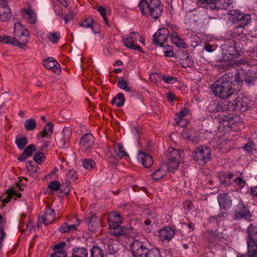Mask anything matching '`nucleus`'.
<instances>
[{"instance_id":"0eeeda50","label":"nucleus","mask_w":257,"mask_h":257,"mask_svg":"<svg viewBox=\"0 0 257 257\" xmlns=\"http://www.w3.org/2000/svg\"><path fill=\"white\" fill-rule=\"evenodd\" d=\"M166 156L168 159L167 166L171 169H177L181 159L180 152L173 148H169L167 151Z\"/></svg>"},{"instance_id":"052dcab7","label":"nucleus","mask_w":257,"mask_h":257,"mask_svg":"<svg viewBox=\"0 0 257 257\" xmlns=\"http://www.w3.org/2000/svg\"><path fill=\"white\" fill-rule=\"evenodd\" d=\"M66 256L67 253L63 250H58L51 255V257H66Z\"/></svg>"},{"instance_id":"4be33fe9","label":"nucleus","mask_w":257,"mask_h":257,"mask_svg":"<svg viewBox=\"0 0 257 257\" xmlns=\"http://www.w3.org/2000/svg\"><path fill=\"white\" fill-rule=\"evenodd\" d=\"M44 66L45 68L52 69L56 73L60 72V65L53 58H48L44 61Z\"/></svg>"},{"instance_id":"4468645a","label":"nucleus","mask_w":257,"mask_h":257,"mask_svg":"<svg viewBox=\"0 0 257 257\" xmlns=\"http://www.w3.org/2000/svg\"><path fill=\"white\" fill-rule=\"evenodd\" d=\"M170 169L171 168L166 164H162L160 165L159 168L151 174V176L154 180L158 181L162 179Z\"/></svg>"},{"instance_id":"9d476101","label":"nucleus","mask_w":257,"mask_h":257,"mask_svg":"<svg viewBox=\"0 0 257 257\" xmlns=\"http://www.w3.org/2000/svg\"><path fill=\"white\" fill-rule=\"evenodd\" d=\"M94 138L91 134H87L83 136L79 143L80 148L83 151L91 149L94 144Z\"/></svg>"},{"instance_id":"20e7f679","label":"nucleus","mask_w":257,"mask_h":257,"mask_svg":"<svg viewBox=\"0 0 257 257\" xmlns=\"http://www.w3.org/2000/svg\"><path fill=\"white\" fill-rule=\"evenodd\" d=\"M247 232V253L240 257H257V227L250 224Z\"/></svg>"},{"instance_id":"bf43d9fd","label":"nucleus","mask_w":257,"mask_h":257,"mask_svg":"<svg viewBox=\"0 0 257 257\" xmlns=\"http://www.w3.org/2000/svg\"><path fill=\"white\" fill-rule=\"evenodd\" d=\"M162 80L166 83L169 84H173L177 81V79L175 77L163 76Z\"/></svg>"},{"instance_id":"6e6d98bb","label":"nucleus","mask_w":257,"mask_h":257,"mask_svg":"<svg viewBox=\"0 0 257 257\" xmlns=\"http://www.w3.org/2000/svg\"><path fill=\"white\" fill-rule=\"evenodd\" d=\"M245 151L250 153L255 149V144L252 141H249L244 147Z\"/></svg>"},{"instance_id":"7c9ffc66","label":"nucleus","mask_w":257,"mask_h":257,"mask_svg":"<svg viewBox=\"0 0 257 257\" xmlns=\"http://www.w3.org/2000/svg\"><path fill=\"white\" fill-rule=\"evenodd\" d=\"M246 76V71L242 69H237L235 75V80L236 82L238 83H242L245 81V78Z\"/></svg>"},{"instance_id":"680f3d73","label":"nucleus","mask_w":257,"mask_h":257,"mask_svg":"<svg viewBox=\"0 0 257 257\" xmlns=\"http://www.w3.org/2000/svg\"><path fill=\"white\" fill-rule=\"evenodd\" d=\"M5 227H4V224H2L1 227H0V248L2 247V240L3 238L6 236V233L4 231Z\"/></svg>"},{"instance_id":"6ab92c4d","label":"nucleus","mask_w":257,"mask_h":257,"mask_svg":"<svg viewBox=\"0 0 257 257\" xmlns=\"http://www.w3.org/2000/svg\"><path fill=\"white\" fill-rule=\"evenodd\" d=\"M159 237L162 241L170 240L175 235V231L170 227L161 229L159 232Z\"/></svg>"},{"instance_id":"a19ab883","label":"nucleus","mask_w":257,"mask_h":257,"mask_svg":"<svg viewBox=\"0 0 257 257\" xmlns=\"http://www.w3.org/2000/svg\"><path fill=\"white\" fill-rule=\"evenodd\" d=\"M145 257H162L160 250L157 248H152L148 250Z\"/></svg>"},{"instance_id":"39448f33","label":"nucleus","mask_w":257,"mask_h":257,"mask_svg":"<svg viewBox=\"0 0 257 257\" xmlns=\"http://www.w3.org/2000/svg\"><path fill=\"white\" fill-rule=\"evenodd\" d=\"M193 153L194 160L201 166L206 164L211 159V150L205 146L198 147Z\"/></svg>"},{"instance_id":"a18cd8bd","label":"nucleus","mask_w":257,"mask_h":257,"mask_svg":"<svg viewBox=\"0 0 257 257\" xmlns=\"http://www.w3.org/2000/svg\"><path fill=\"white\" fill-rule=\"evenodd\" d=\"M48 40L53 43H56L59 40L60 35L58 33H50L47 37Z\"/></svg>"},{"instance_id":"774afa93","label":"nucleus","mask_w":257,"mask_h":257,"mask_svg":"<svg viewBox=\"0 0 257 257\" xmlns=\"http://www.w3.org/2000/svg\"><path fill=\"white\" fill-rule=\"evenodd\" d=\"M39 170V168H35V170H32L30 172V175L32 177L37 178V177H39V175L40 172Z\"/></svg>"},{"instance_id":"bb28decb","label":"nucleus","mask_w":257,"mask_h":257,"mask_svg":"<svg viewBox=\"0 0 257 257\" xmlns=\"http://www.w3.org/2000/svg\"><path fill=\"white\" fill-rule=\"evenodd\" d=\"M16 191L13 189L8 190L5 194L0 197L1 201L4 205L8 203L15 194Z\"/></svg>"},{"instance_id":"423d86ee","label":"nucleus","mask_w":257,"mask_h":257,"mask_svg":"<svg viewBox=\"0 0 257 257\" xmlns=\"http://www.w3.org/2000/svg\"><path fill=\"white\" fill-rule=\"evenodd\" d=\"M232 95L231 94L228 97L221 99L220 104L222 105V108L224 111L241 110V103L240 101L241 98L238 97L237 93L235 98H233Z\"/></svg>"},{"instance_id":"ddd939ff","label":"nucleus","mask_w":257,"mask_h":257,"mask_svg":"<svg viewBox=\"0 0 257 257\" xmlns=\"http://www.w3.org/2000/svg\"><path fill=\"white\" fill-rule=\"evenodd\" d=\"M107 221L110 227H118L122 222L120 214L116 211H113L108 214Z\"/></svg>"},{"instance_id":"b1692460","label":"nucleus","mask_w":257,"mask_h":257,"mask_svg":"<svg viewBox=\"0 0 257 257\" xmlns=\"http://www.w3.org/2000/svg\"><path fill=\"white\" fill-rule=\"evenodd\" d=\"M171 39L172 42L178 47L184 49L187 47V45L185 43L184 40L180 38L178 35L175 32L172 33Z\"/></svg>"},{"instance_id":"4c0bfd02","label":"nucleus","mask_w":257,"mask_h":257,"mask_svg":"<svg viewBox=\"0 0 257 257\" xmlns=\"http://www.w3.org/2000/svg\"><path fill=\"white\" fill-rule=\"evenodd\" d=\"M91 257H103V253L102 249L98 246H93L91 250Z\"/></svg>"},{"instance_id":"13d9d810","label":"nucleus","mask_w":257,"mask_h":257,"mask_svg":"<svg viewBox=\"0 0 257 257\" xmlns=\"http://www.w3.org/2000/svg\"><path fill=\"white\" fill-rule=\"evenodd\" d=\"M97 11L100 13V14L102 16L106 24L107 25H108V20L106 16V10L102 6H99L97 8Z\"/></svg>"},{"instance_id":"f03ea898","label":"nucleus","mask_w":257,"mask_h":257,"mask_svg":"<svg viewBox=\"0 0 257 257\" xmlns=\"http://www.w3.org/2000/svg\"><path fill=\"white\" fill-rule=\"evenodd\" d=\"M232 73H226L221 79L215 82L212 87V91L215 95L219 96L222 98L233 95L232 98L236 97V92L232 87Z\"/></svg>"},{"instance_id":"c756f323","label":"nucleus","mask_w":257,"mask_h":257,"mask_svg":"<svg viewBox=\"0 0 257 257\" xmlns=\"http://www.w3.org/2000/svg\"><path fill=\"white\" fill-rule=\"evenodd\" d=\"M124 101L125 98L123 94L119 93L112 99L111 103L113 105L116 104L117 107H121L124 104Z\"/></svg>"},{"instance_id":"e2e57ef3","label":"nucleus","mask_w":257,"mask_h":257,"mask_svg":"<svg viewBox=\"0 0 257 257\" xmlns=\"http://www.w3.org/2000/svg\"><path fill=\"white\" fill-rule=\"evenodd\" d=\"M61 187V189H62V191L66 194H68L69 193L70 191V187L69 184H62L60 185Z\"/></svg>"},{"instance_id":"49530a36","label":"nucleus","mask_w":257,"mask_h":257,"mask_svg":"<svg viewBox=\"0 0 257 257\" xmlns=\"http://www.w3.org/2000/svg\"><path fill=\"white\" fill-rule=\"evenodd\" d=\"M83 167L88 170H90L94 167L95 163L91 160L85 159L82 161Z\"/></svg>"},{"instance_id":"f3484780","label":"nucleus","mask_w":257,"mask_h":257,"mask_svg":"<svg viewBox=\"0 0 257 257\" xmlns=\"http://www.w3.org/2000/svg\"><path fill=\"white\" fill-rule=\"evenodd\" d=\"M229 5V0H219L214 4L208 6V9L212 11H216L219 12L220 11L226 10Z\"/></svg>"},{"instance_id":"5701e85b","label":"nucleus","mask_w":257,"mask_h":257,"mask_svg":"<svg viewBox=\"0 0 257 257\" xmlns=\"http://www.w3.org/2000/svg\"><path fill=\"white\" fill-rule=\"evenodd\" d=\"M221 102L220 99L218 101H214L210 103L207 107L208 111L211 113L224 111L222 108V105L220 104Z\"/></svg>"},{"instance_id":"69168bd1","label":"nucleus","mask_w":257,"mask_h":257,"mask_svg":"<svg viewBox=\"0 0 257 257\" xmlns=\"http://www.w3.org/2000/svg\"><path fill=\"white\" fill-rule=\"evenodd\" d=\"M168 50L164 51V54L166 57H171L174 55L173 50L169 46H168Z\"/></svg>"},{"instance_id":"2eb2a0df","label":"nucleus","mask_w":257,"mask_h":257,"mask_svg":"<svg viewBox=\"0 0 257 257\" xmlns=\"http://www.w3.org/2000/svg\"><path fill=\"white\" fill-rule=\"evenodd\" d=\"M135 39L131 35H127L123 36L122 38V40L123 45L126 48L144 53L141 47L135 43L134 39Z\"/></svg>"},{"instance_id":"393cba45","label":"nucleus","mask_w":257,"mask_h":257,"mask_svg":"<svg viewBox=\"0 0 257 257\" xmlns=\"http://www.w3.org/2000/svg\"><path fill=\"white\" fill-rule=\"evenodd\" d=\"M88 253L84 247H76L73 248L72 257H88Z\"/></svg>"},{"instance_id":"e433bc0d","label":"nucleus","mask_w":257,"mask_h":257,"mask_svg":"<svg viewBox=\"0 0 257 257\" xmlns=\"http://www.w3.org/2000/svg\"><path fill=\"white\" fill-rule=\"evenodd\" d=\"M53 124L52 123H48L45 126L44 130L41 132L42 137H46L50 136L53 132Z\"/></svg>"},{"instance_id":"a211bd4d","label":"nucleus","mask_w":257,"mask_h":257,"mask_svg":"<svg viewBox=\"0 0 257 257\" xmlns=\"http://www.w3.org/2000/svg\"><path fill=\"white\" fill-rule=\"evenodd\" d=\"M12 15L9 7L6 4L0 3V21L7 22L10 19Z\"/></svg>"},{"instance_id":"2f4dec72","label":"nucleus","mask_w":257,"mask_h":257,"mask_svg":"<svg viewBox=\"0 0 257 257\" xmlns=\"http://www.w3.org/2000/svg\"><path fill=\"white\" fill-rule=\"evenodd\" d=\"M222 178H224L223 180L220 178V183L224 185L225 186H228L230 184V180L234 179V175L232 173H224L222 174Z\"/></svg>"},{"instance_id":"0e129e2a","label":"nucleus","mask_w":257,"mask_h":257,"mask_svg":"<svg viewBox=\"0 0 257 257\" xmlns=\"http://www.w3.org/2000/svg\"><path fill=\"white\" fill-rule=\"evenodd\" d=\"M21 28V25L20 23H17L15 24L14 26V34L16 37H19V33H20V31L22 30L20 28Z\"/></svg>"},{"instance_id":"7ed1b4c3","label":"nucleus","mask_w":257,"mask_h":257,"mask_svg":"<svg viewBox=\"0 0 257 257\" xmlns=\"http://www.w3.org/2000/svg\"><path fill=\"white\" fill-rule=\"evenodd\" d=\"M139 7L143 15L150 16L155 19L162 15L163 8L159 0H141Z\"/></svg>"},{"instance_id":"473e14b6","label":"nucleus","mask_w":257,"mask_h":257,"mask_svg":"<svg viewBox=\"0 0 257 257\" xmlns=\"http://www.w3.org/2000/svg\"><path fill=\"white\" fill-rule=\"evenodd\" d=\"M114 150L116 154L118 157H122L124 156H127V154L125 152L123 146L119 143H116L114 145Z\"/></svg>"},{"instance_id":"5fc2aeb1","label":"nucleus","mask_w":257,"mask_h":257,"mask_svg":"<svg viewBox=\"0 0 257 257\" xmlns=\"http://www.w3.org/2000/svg\"><path fill=\"white\" fill-rule=\"evenodd\" d=\"M63 139L65 142H68L69 141L71 135V130L69 128H64L63 130Z\"/></svg>"},{"instance_id":"de8ad7c7","label":"nucleus","mask_w":257,"mask_h":257,"mask_svg":"<svg viewBox=\"0 0 257 257\" xmlns=\"http://www.w3.org/2000/svg\"><path fill=\"white\" fill-rule=\"evenodd\" d=\"M245 78V82L247 83H252L254 80L257 78V75H254L250 73L249 71H246V76Z\"/></svg>"},{"instance_id":"f704fd0d","label":"nucleus","mask_w":257,"mask_h":257,"mask_svg":"<svg viewBox=\"0 0 257 257\" xmlns=\"http://www.w3.org/2000/svg\"><path fill=\"white\" fill-rule=\"evenodd\" d=\"M112 240L111 238L109 239V243L108 246V252L110 254H114L119 250V245L117 243H110Z\"/></svg>"},{"instance_id":"72a5a7b5","label":"nucleus","mask_w":257,"mask_h":257,"mask_svg":"<svg viewBox=\"0 0 257 257\" xmlns=\"http://www.w3.org/2000/svg\"><path fill=\"white\" fill-rule=\"evenodd\" d=\"M36 126V122L33 118L28 119L25 122V127L28 131H33Z\"/></svg>"},{"instance_id":"79ce46f5","label":"nucleus","mask_w":257,"mask_h":257,"mask_svg":"<svg viewBox=\"0 0 257 257\" xmlns=\"http://www.w3.org/2000/svg\"><path fill=\"white\" fill-rule=\"evenodd\" d=\"M93 24V20L91 18H88L84 20L83 21H82L80 24V25L84 28H92Z\"/></svg>"},{"instance_id":"9b49d317","label":"nucleus","mask_w":257,"mask_h":257,"mask_svg":"<svg viewBox=\"0 0 257 257\" xmlns=\"http://www.w3.org/2000/svg\"><path fill=\"white\" fill-rule=\"evenodd\" d=\"M234 216L235 219L247 218L250 217V213L242 203H239L235 207Z\"/></svg>"},{"instance_id":"864d4df0","label":"nucleus","mask_w":257,"mask_h":257,"mask_svg":"<svg viewBox=\"0 0 257 257\" xmlns=\"http://www.w3.org/2000/svg\"><path fill=\"white\" fill-rule=\"evenodd\" d=\"M193 63L194 62L190 56H187L181 63L184 67H190L193 65Z\"/></svg>"},{"instance_id":"a878e982","label":"nucleus","mask_w":257,"mask_h":257,"mask_svg":"<svg viewBox=\"0 0 257 257\" xmlns=\"http://www.w3.org/2000/svg\"><path fill=\"white\" fill-rule=\"evenodd\" d=\"M235 19L239 23V26H243L247 25L250 20V16L249 15H245L242 13H238L235 16Z\"/></svg>"},{"instance_id":"1a4fd4ad","label":"nucleus","mask_w":257,"mask_h":257,"mask_svg":"<svg viewBox=\"0 0 257 257\" xmlns=\"http://www.w3.org/2000/svg\"><path fill=\"white\" fill-rule=\"evenodd\" d=\"M169 35V30L166 28L159 29L153 36V42L156 45L162 47Z\"/></svg>"},{"instance_id":"f8f14e48","label":"nucleus","mask_w":257,"mask_h":257,"mask_svg":"<svg viewBox=\"0 0 257 257\" xmlns=\"http://www.w3.org/2000/svg\"><path fill=\"white\" fill-rule=\"evenodd\" d=\"M55 218L54 210L51 208H48L41 216H39V221L47 225L53 223Z\"/></svg>"},{"instance_id":"6e6552de","label":"nucleus","mask_w":257,"mask_h":257,"mask_svg":"<svg viewBox=\"0 0 257 257\" xmlns=\"http://www.w3.org/2000/svg\"><path fill=\"white\" fill-rule=\"evenodd\" d=\"M131 249L134 257H145L149 250L142 241L137 239L132 242Z\"/></svg>"},{"instance_id":"37998d69","label":"nucleus","mask_w":257,"mask_h":257,"mask_svg":"<svg viewBox=\"0 0 257 257\" xmlns=\"http://www.w3.org/2000/svg\"><path fill=\"white\" fill-rule=\"evenodd\" d=\"M13 43V45L19 47V48L23 49H26L27 48V40L26 39L25 40H22V42H19L15 38H14V41Z\"/></svg>"},{"instance_id":"f257e3e1","label":"nucleus","mask_w":257,"mask_h":257,"mask_svg":"<svg viewBox=\"0 0 257 257\" xmlns=\"http://www.w3.org/2000/svg\"><path fill=\"white\" fill-rule=\"evenodd\" d=\"M240 48L237 46V42H233L232 44L229 45L226 48V51L223 56L222 59L224 61L229 62L228 67H232L233 65L244 64L246 63L248 65L251 66V67L248 70L251 74L257 75V61H253V64L251 62H246L243 60H236L240 56Z\"/></svg>"},{"instance_id":"58836bf2","label":"nucleus","mask_w":257,"mask_h":257,"mask_svg":"<svg viewBox=\"0 0 257 257\" xmlns=\"http://www.w3.org/2000/svg\"><path fill=\"white\" fill-rule=\"evenodd\" d=\"M15 142L20 150H23L28 143V140L26 137L17 138Z\"/></svg>"},{"instance_id":"3c124183","label":"nucleus","mask_w":257,"mask_h":257,"mask_svg":"<svg viewBox=\"0 0 257 257\" xmlns=\"http://www.w3.org/2000/svg\"><path fill=\"white\" fill-rule=\"evenodd\" d=\"M45 156L43 153L37 152L36 153L34 157V160L38 164H41L45 159Z\"/></svg>"},{"instance_id":"c03bdc74","label":"nucleus","mask_w":257,"mask_h":257,"mask_svg":"<svg viewBox=\"0 0 257 257\" xmlns=\"http://www.w3.org/2000/svg\"><path fill=\"white\" fill-rule=\"evenodd\" d=\"M14 38L11 36H1L0 35V43H2L4 44H13V43L14 42Z\"/></svg>"},{"instance_id":"412c9836","label":"nucleus","mask_w":257,"mask_h":257,"mask_svg":"<svg viewBox=\"0 0 257 257\" xmlns=\"http://www.w3.org/2000/svg\"><path fill=\"white\" fill-rule=\"evenodd\" d=\"M138 157V159L141 161L142 165L145 168H149L152 166L153 160L151 156L143 152H139Z\"/></svg>"},{"instance_id":"09e8293b","label":"nucleus","mask_w":257,"mask_h":257,"mask_svg":"<svg viewBox=\"0 0 257 257\" xmlns=\"http://www.w3.org/2000/svg\"><path fill=\"white\" fill-rule=\"evenodd\" d=\"M233 182L238 186L239 189H242L245 184V181L240 177H235L233 180Z\"/></svg>"},{"instance_id":"aec40b11","label":"nucleus","mask_w":257,"mask_h":257,"mask_svg":"<svg viewBox=\"0 0 257 257\" xmlns=\"http://www.w3.org/2000/svg\"><path fill=\"white\" fill-rule=\"evenodd\" d=\"M23 17L30 24H35L36 22V15L34 10L29 8L27 9H23L22 11Z\"/></svg>"},{"instance_id":"4d7b16f0","label":"nucleus","mask_w":257,"mask_h":257,"mask_svg":"<svg viewBox=\"0 0 257 257\" xmlns=\"http://www.w3.org/2000/svg\"><path fill=\"white\" fill-rule=\"evenodd\" d=\"M60 184L58 181L51 182L48 185V188L52 191H57L60 188Z\"/></svg>"},{"instance_id":"603ef678","label":"nucleus","mask_w":257,"mask_h":257,"mask_svg":"<svg viewBox=\"0 0 257 257\" xmlns=\"http://www.w3.org/2000/svg\"><path fill=\"white\" fill-rule=\"evenodd\" d=\"M36 150L35 146L34 144L29 145L23 152L28 157L32 156L33 153Z\"/></svg>"},{"instance_id":"c85d7f7f","label":"nucleus","mask_w":257,"mask_h":257,"mask_svg":"<svg viewBox=\"0 0 257 257\" xmlns=\"http://www.w3.org/2000/svg\"><path fill=\"white\" fill-rule=\"evenodd\" d=\"M124 235L131 238H135L139 231L138 228L132 226H124Z\"/></svg>"},{"instance_id":"338daca9","label":"nucleus","mask_w":257,"mask_h":257,"mask_svg":"<svg viewBox=\"0 0 257 257\" xmlns=\"http://www.w3.org/2000/svg\"><path fill=\"white\" fill-rule=\"evenodd\" d=\"M59 230L62 233L69 232L68 222H65L63 225H62L60 227Z\"/></svg>"},{"instance_id":"ea45409f","label":"nucleus","mask_w":257,"mask_h":257,"mask_svg":"<svg viewBox=\"0 0 257 257\" xmlns=\"http://www.w3.org/2000/svg\"><path fill=\"white\" fill-rule=\"evenodd\" d=\"M243 27L242 26H238L234 28L231 32V36L232 38H235L242 34Z\"/></svg>"},{"instance_id":"8fccbe9b","label":"nucleus","mask_w":257,"mask_h":257,"mask_svg":"<svg viewBox=\"0 0 257 257\" xmlns=\"http://www.w3.org/2000/svg\"><path fill=\"white\" fill-rule=\"evenodd\" d=\"M20 35L19 37V42H22V40H25V39L27 40V43L29 42V32L28 30L24 29L20 31Z\"/></svg>"},{"instance_id":"cd10ccee","label":"nucleus","mask_w":257,"mask_h":257,"mask_svg":"<svg viewBox=\"0 0 257 257\" xmlns=\"http://www.w3.org/2000/svg\"><path fill=\"white\" fill-rule=\"evenodd\" d=\"M117 86L119 88L126 92H131L133 90V87L131 85L128 84L123 77H121L118 79Z\"/></svg>"},{"instance_id":"dca6fc26","label":"nucleus","mask_w":257,"mask_h":257,"mask_svg":"<svg viewBox=\"0 0 257 257\" xmlns=\"http://www.w3.org/2000/svg\"><path fill=\"white\" fill-rule=\"evenodd\" d=\"M217 199L221 209L226 210L231 207L232 200L227 193L219 194L218 196Z\"/></svg>"},{"instance_id":"c9c22d12","label":"nucleus","mask_w":257,"mask_h":257,"mask_svg":"<svg viewBox=\"0 0 257 257\" xmlns=\"http://www.w3.org/2000/svg\"><path fill=\"white\" fill-rule=\"evenodd\" d=\"M124 226L110 227V233L114 236H118L124 235Z\"/></svg>"}]
</instances>
